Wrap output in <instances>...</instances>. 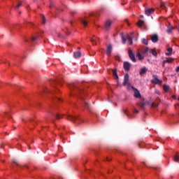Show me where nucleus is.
Segmentation results:
<instances>
[{
  "mask_svg": "<svg viewBox=\"0 0 179 179\" xmlns=\"http://www.w3.org/2000/svg\"><path fill=\"white\" fill-rule=\"evenodd\" d=\"M82 57V53L80 51H77L74 52V57L75 58H80Z\"/></svg>",
  "mask_w": 179,
  "mask_h": 179,
  "instance_id": "f3484780",
  "label": "nucleus"
},
{
  "mask_svg": "<svg viewBox=\"0 0 179 179\" xmlns=\"http://www.w3.org/2000/svg\"><path fill=\"white\" fill-rule=\"evenodd\" d=\"M113 75L114 79H115V80H118V74L117 73V69L113 70Z\"/></svg>",
  "mask_w": 179,
  "mask_h": 179,
  "instance_id": "dca6fc26",
  "label": "nucleus"
},
{
  "mask_svg": "<svg viewBox=\"0 0 179 179\" xmlns=\"http://www.w3.org/2000/svg\"><path fill=\"white\" fill-rule=\"evenodd\" d=\"M178 31H179V27H178Z\"/></svg>",
  "mask_w": 179,
  "mask_h": 179,
  "instance_id": "bf43d9fd",
  "label": "nucleus"
},
{
  "mask_svg": "<svg viewBox=\"0 0 179 179\" xmlns=\"http://www.w3.org/2000/svg\"><path fill=\"white\" fill-rule=\"evenodd\" d=\"M163 89L164 92H169L170 87L169 85H163Z\"/></svg>",
  "mask_w": 179,
  "mask_h": 179,
  "instance_id": "a878e982",
  "label": "nucleus"
},
{
  "mask_svg": "<svg viewBox=\"0 0 179 179\" xmlns=\"http://www.w3.org/2000/svg\"><path fill=\"white\" fill-rule=\"evenodd\" d=\"M176 72H179V66L176 69Z\"/></svg>",
  "mask_w": 179,
  "mask_h": 179,
  "instance_id": "ea45409f",
  "label": "nucleus"
},
{
  "mask_svg": "<svg viewBox=\"0 0 179 179\" xmlns=\"http://www.w3.org/2000/svg\"><path fill=\"white\" fill-rule=\"evenodd\" d=\"M134 34V32H131L129 34H127L126 36H124V33H120V37L122 38V44H125L127 43H127L129 45H132V38L131 37L132 35Z\"/></svg>",
  "mask_w": 179,
  "mask_h": 179,
  "instance_id": "f257e3e1",
  "label": "nucleus"
},
{
  "mask_svg": "<svg viewBox=\"0 0 179 179\" xmlns=\"http://www.w3.org/2000/svg\"><path fill=\"white\" fill-rule=\"evenodd\" d=\"M69 87L74 94H80L81 93H83V90L79 86L75 85L74 83H71L69 85Z\"/></svg>",
  "mask_w": 179,
  "mask_h": 179,
  "instance_id": "f03ea898",
  "label": "nucleus"
},
{
  "mask_svg": "<svg viewBox=\"0 0 179 179\" xmlns=\"http://www.w3.org/2000/svg\"><path fill=\"white\" fill-rule=\"evenodd\" d=\"M111 24H113V22L110 21V20H107L105 22V30H110V27H111Z\"/></svg>",
  "mask_w": 179,
  "mask_h": 179,
  "instance_id": "f8f14e48",
  "label": "nucleus"
},
{
  "mask_svg": "<svg viewBox=\"0 0 179 179\" xmlns=\"http://www.w3.org/2000/svg\"><path fill=\"white\" fill-rule=\"evenodd\" d=\"M164 64H164V61H163V64H162V66H164Z\"/></svg>",
  "mask_w": 179,
  "mask_h": 179,
  "instance_id": "09e8293b",
  "label": "nucleus"
},
{
  "mask_svg": "<svg viewBox=\"0 0 179 179\" xmlns=\"http://www.w3.org/2000/svg\"><path fill=\"white\" fill-rule=\"evenodd\" d=\"M152 78H154V79L151 80V83H154V85H162L163 83V81L162 80H159V77H157V75H153Z\"/></svg>",
  "mask_w": 179,
  "mask_h": 179,
  "instance_id": "39448f33",
  "label": "nucleus"
},
{
  "mask_svg": "<svg viewBox=\"0 0 179 179\" xmlns=\"http://www.w3.org/2000/svg\"><path fill=\"white\" fill-rule=\"evenodd\" d=\"M55 100H57V101H61V99L59 98H56Z\"/></svg>",
  "mask_w": 179,
  "mask_h": 179,
  "instance_id": "37998d69",
  "label": "nucleus"
},
{
  "mask_svg": "<svg viewBox=\"0 0 179 179\" xmlns=\"http://www.w3.org/2000/svg\"><path fill=\"white\" fill-rule=\"evenodd\" d=\"M155 13V9L153 8H146L145 10V15H147V16H150V15H152V13Z\"/></svg>",
  "mask_w": 179,
  "mask_h": 179,
  "instance_id": "9b49d317",
  "label": "nucleus"
},
{
  "mask_svg": "<svg viewBox=\"0 0 179 179\" xmlns=\"http://www.w3.org/2000/svg\"><path fill=\"white\" fill-rule=\"evenodd\" d=\"M159 106V103H155V102H153L152 103V107H158Z\"/></svg>",
  "mask_w": 179,
  "mask_h": 179,
  "instance_id": "72a5a7b5",
  "label": "nucleus"
},
{
  "mask_svg": "<svg viewBox=\"0 0 179 179\" xmlns=\"http://www.w3.org/2000/svg\"><path fill=\"white\" fill-rule=\"evenodd\" d=\"M123 68H124V71H127L128 72L129 71V69H131V63H129L128 62H124L123 63Z\"/></svg>",
  "mask_w": 179,
  "mask_h": 179,
  "instance_id": "9d476101",
  "label": "nucleus"
},
{
  "mask_svg": "<svg viewBox=\"0 0 179 179\" xmlns=\"http://www.w3.org/2000/svg\"><path fill=\"white\" fill-rule=\"evenodd\" d=\"M148 71V69H145V67L141 69L140 71V75H143L144 73H146V71Z\"/></svg>",
  "mask_w": 179,
  "mask_h": 179,
  "instance_id": "b1692460",
  "label": "nucleus"
},
{
  "mask_svg": "<svg viewBox=\"0 0 179 179\" xmlns=\"http://www.w3.org/2000/svg\"><path fill=\"white\" fill-rule=\"evenodd\" d=\"M147 104H149V102H145L143 101H140L137 103V106H139V107H141V110H145V107H146Z\"/></svg>",
  "mask_w": 179,
  "mask_h": 179,
  "instance_id": "1a4fd4ad",
  "label": "nucleus"
},
{
  "mask_svg": "<svg viewBox=\"0 0 179 179\" xmlns=\"http://www.w3.org/2000/svg\"><path fill=\"white\" fill-rule=\"evenodd\" d=\"M131 88L134 91V96L135 99H142V95L138 89L135 88L134 86H131Z\"/></svg>",
  "mask_w": 179,
  "mask_h": 179,
  "instance_id": "20e7f679",
  "label": "nucleus"
},
{
  "mask_svg": "<svg viewBox=\"0 0 179 179\" xmlns=\"http://www.w3.org/2000/svg\"><path fill=\"white\" fill-rule=\"evenodd\" d=\"M58 37H61V34H59V35H58Z\"/></svg>",
  "mask_w": 179,
  "mask_h": 179,
  "instance_id": "8fccbe9b",
  "label": "nucleus"
},
{
  "mask_svg": "<svg viewBox=\"0 0 179 179\" xmlns=\"http://www.w3.org/2000/svg\"><path fill=\"white\" fill-rule=\"evenodd\" d=\"M6 115H7V117H8L9 118H10V116L9 115V113H6Z\"/></svg>",
  "mask_w": 179,
  "mask_h": 179,
  "instance_id": "c03bdc74",
  "label": "nucleus"
},
{
  "mask_svg": "<svg viewBox=\"0 0 179 179\" xmlns=\"http://www.w3.org/2000/svg\"><path fill=\"white\" fill-rule=\"evenodd\" d=\"M13 163H15V164H16L17 166H20V164H19L17 162H16V159H13Z\"/></svg>",
  "mask_w": 179,
  "mask_h": 179,
  "instance_id": "e433bc0d",
  "label": "nucleus"
},
{
  "mask_svg": "<svg viewBox=\"0 0 179 179\" xmlns=\"http://www.w3.org/2000/svg\"><path fill=\"white\" fill-rule=\"evenodd\" d=\"M139 148H141V145L138 144Z\"/></svg>",
  "mask_w": 179,
  "mask_h": 179,
  "instance_id": "864d4df0",
  "label": "nucleus"
},
{
  "mask_svg": "<svg viewBox=\"0 0 179 179\" xmlns=\"http://www.w3.org/2000/svg\"><path fill=\"white\" fill-rule=\"evenodd\" d=\"M149 48H145L143 51H142V53L144 55H148V52H149Z\"/></svg>",
  "mask_w": 179,
  "mask_h": 179,
  "instance_id": "4be33fe9",
  "label": "nucleus"
},
{
  "mask_svg": "<svg viewBox=\"0 0 179 179\" xmlns=\"http://www.w3.org/2000/svg\"><path fill=\"white\" fill-rule=\"evenodd\" d=\"M156 93H157V94H160V92L159 91H157Z\"/></svg>",
  "mask_w": 179,
  "mask_h": 179,
  "instance_id": "a18cd8bd",
  "label": "nucleus"
},
{
  "mask_svg": "<svg viewBox=\"0 0 179 179\" xmlns=\"http://www.w3.org/2000/svg\"><path fill=\"white\" fill-rule=\"evenodd\" d=\"M148 52H150V54H152V55H154V57H157V52L153 49H150Z\"/></svg>",
  "mask_w": 179,
  "mask_h": 179,
  "instance_id": "a211bd4d",
  "label": "nucleus"
},
{
  "mask_svg": "<svg viewBox=\"0 0 179 179\" xmlns=\"http://www.w3.org/2000/svg\"><path fill=\"white\" fill-rule=\"evenodd\" d=\"M167 51H168V52L166 53V55L170 56V55H171V54H173V48H169L167 49Z\"/></svg>",
  "mask_w": 179,
  "mask_h": 179,
  "instance_id": "412c9836",
  "label": "nucleus"
},
{
  "mask_svg": "<svg viewBox=\"0 0 179 179\" xmlns=\"http://www.w3.org/2000/svg\"><path fill=\"white\" fill-rule=\"evenodd\" d=\"M29 121L31 122V123L34 125V123H33V119H29Z\"/></svg>",
  "mask_w": 179,
  "mask_h": 179,
  "instance_id": "a19ab883",
  "label": "nucleus"
},
{
  "mask_svg": "<svg viewBox=\"0 0 179 179\" xmlns=\"http://www.w3.org/2000/svg\"><path fill=\"white\" fill-rule=\"evenodd\" d=\"M172 62H174V59L171 58L167 60H164V64H172Z\"/></svg>",
  "mask_w": 179,
  "mask_h": 179,
  "instance_id": "aec40b11",
  "label": "nucleus"
},
{
  "mask_svg": "<svg viewBox=\"0 0 179 179\" xmlns=\"http://www.w3.org/2000/svg\"><path fill=\"white\" fill-rule=\"evenodd\" d=\"M80 98L84 101L83 107L86 108L87 111H92V106H90V104L87 101H86V100L83 99V97H82V96H80Z\"/></svg>",
  "mask_w": 179,
  "mask_h": 179,
  "instance_id": "423d86ee",
  "label": "nucleus"
},
{
  "mask_svg": "<svg viewBox=\"0 0 179 179\" xmlns=\"http://www.w3.org/2000/svg\"><path fill=\"white\" fill-rule=\"evenodd\" d=\"M52 6H54V5L53 4H50V8H52Z\"/></svg>",
  "mask_w": 179,
  "mask_h": 179,
  "instance_id": "49530a36",
  "label": "nucleus"
},
{
  "mask_svg": "<svg viewBox=\"0 0 179 179\" xmlns=\"http://www.w3.org/2000/svg\"><path fill=\"white\" fill-rule=\"evenodd\" d=\"M67 120H69V121H72V122L75 123V121H76V120H78V121H80V119H79V117L78 116H72L71 115H69L66 116Z\"/></svg>",
  "mask_w": 179,
  "mask_h": 179,
  "instance_id": "0eeeda50",
  "label": "nucleus"
},
{
  "mask_svg": "<svg viewBox=\"0 0 179 179\" xmlns=\"http://www.w3.org/2000/svg\"><path fill=\"white\" fill-rule=\"evenodd\" d=\"M106 160H107V162H110V161H111V159H110L109 157H107V158H106Z\"/></svg>",
  "mask_w": 179,
  "mask_h": 179,
  "instance_id": "79ce46f5",
  "label": "nucleus"
},
{
  "mask_svg": "<svg viewBox=\"0 0 179 179\" xmlns=\"http://www.w3.org/2000/svg\"><path fill=\"white\" fill-rule=\"evenodd\" d=\"M137 57L138 58V59H143V57L142 56V55L140 52L137 53Z\"/></svg>",
  "mask_w": 179,
  "mask_h": 179,
  "instance_id": "7c9ffc66",
  "label": "nucleus"
},
{
  "mask_svg": "<svg viewBox=\"0 0 179 179\" xmlns=\"http://www.w3.org/2000/svg\"><path fill=\"white\" fill-rule=\"evenodd\" d=\"M143 23H144V22L143 20H139L137 24H138V27H142V26H143Z\"/></svg>",
  "mask_w": 179,
  "mask_h": 179,
  "instance_id": "bb28decb",
  "label": "nucleus"
},
{
  "mask_svg": "<svg viewBox=\"0 0 179 179\" xmlns=\"http://www.w3.org/2000/svg\"><path fill=\"white\" fill-rule=\"evenodd\" d=\"M171 31H173V27H171V25L169 24V26L167 27L166 33L170 34H171Z\"/></svg>",
  "mask_w": 179,
  "mask_h": 179,
  "instance_id": "6ab92c4d",
  "label": "nucleus"
},
{
  "mask_svg": "<svg viewBox=\"0 0 179 179\" xmlns=\"http://www.w3.org/2000/svg\"><path fill=\"white\" fill-rule=\"evenodd\" d=\"M81 23H83V26H85V27H86L87 26V22L85 20H82Z\"/></svg>",
  "mask_w": 179,
  "mask_h": 179,
  "instance_id": "c85d7f7f",
  "label": "nucleus"
},
{
  "mask_svg": "<svg viewBox=\"0 0 179 179\" xmlns=\"http://www.w3.org/2000/svg\"><path fill=\"white\" fill-rule=\"evenodd\" d=\"M173 160L176 163L179 162V156L178 154H176V155L173 156Z\"/></svg>",
  "mask_w": 179,
  "mask_h": 179,
  "instance_id": "393cba45",
  "label": "nucleus"
},
{
  "mask_svg": "<svg viewBox=\"0 0 179 179\" xmlns=\"http://www.w3.org/2000/svg\"><path fill=\"white\" fill-rule=\"evenodd\" d=\"M178 107H179V103H178Z\"/></svg>",
  "mask_w": 179,
  "mask_h": 179,
  "instance_id": "13d9d810",
  "label": "nucleus"
},
{
  "mask_svg": "<svg viewBox=\"0 0 179 179\" xmlns=\"http://www.w3.org/2000/svg\"><path fill=\"white\" fill-rule=\"evenodd\" d=\"M90 41L91 43H92L93 45H96V44H97V43L96 42V40L93 39V38H90Z\"/></svg>",
  "mask_w": 179,
  "mask_h": 179,
  "instance_id": "c756f323",
  "label": "nucleus"
},
{
  "mask_svg": "<svg viewBox=\"0 0 179 179\" xmlns=\"http://www.w3.org/2000/svg\"><path fill=\"white\" fill-rule=\"evenodd\" d=\"M141 17H143V15H141Z\"/></svg>",
  "mask_w": 179,
  "mask_h": 179,
  "instance_id": "603ef678",
  "label": "nucleus"
},
{
  "mask_svg": "<svg viewBox=\"0 0 179 179\" xmlns=\"http://www.w3.org/2000/svg\"><path fill=\"white\" fill-rule=\"evenodd\" d=\"M136 2H141V0H135Z\"/></svg>",
  "mask_w": 179,
  "mask_h": 179,
  "instance_id": "de8ad7c7",
  "label": "nucleus"
},
{
  "mask_svg": "<svg viewBox=\"0 0 179 179\" xmlns=\"http://www.w3.org/2000/svg\"><path fill=\"white\" fill-rule=\"evenodd\" d=\"M123 86H127L128 89L132 87L131 86V83H129V75H128V73H126L124 75L123 80Z\"/></svg>",
  "mask_w": 179,
  "mask_h": 179,
  "instance_id": "7ed1b4c3",
  "label": "nucleus"
},
{
  "mask_svg": "<svg viewBox=\"0 0 179 179\" xmlns=\"http://www.w3.org/2000/svg\"><path fill=\"white\" fill-rule=\"evenodd\" d=\"M134 113H136L138 114V113H139V110H136V108H134Z\"/></svg>",
  "mask_w": 179,
  "mask_h": 179,
  "instance_id": "58836bf2",
  "label": "nucleus"
},
{
  "mask_svg": "<svg viewBox=\"0 0 179 179\" xmlns=\"http://www.w3.org/2000/svg\"><path fill=\"white\" fill-rule=\"evenodd\" d=\"M106 52L108 57L111 55V52H113V46L111 45H108Z\"/></svg>",
  "mask_w": 179,
  "mask_h": 179,
  "instance_id": "ddd939ff",
  "label": "nucleus"
},
{
  "mask_svg": "<svg viewBox=\"0 0 179 179\" xmlns=\"http://www.w3.org/2000/svg\"><path fill=\"white\" fill-rule=\"evenodd\" d=\"M22 4H23L22 2L19 3L15 7V9H19V8H20Z\"/></svg>",
  "mask_w": 179,
  "mask_h": 179,
  "instance_id": "2f4dec72",
  "label": "nucleus"
},
{
  "mask_svg": "<svg viewBox=\"0 0 179 179\" xmlns=\"http://www.w3.org/2000/svg\"><path fill=\"white\" fill-rule=\"evenodd\" d=\"M29 149H31V148L29 147Z\"/></svg>",
  "mask_w": 179,
  "mask_h": 179,
  "instance_id": "6e6d98bb",
  "label": "nucleus"
},
{
  "mask_svg": "<svg viewBox=\"0 0 179 179\" xmlns=\"http://www.w3.org/2000/svg\"><path fill=\"white\" fill-rule=\"evenodd\" d=\"M38 37H42L41 34H38L36 36H32L31 41H36L38 38Z\"/></svg>",
  "mask_w": 179,
  "mask_h": 179,
  "instance_id": "5701e85b",
  "label": "nucleus"
},
{
  "mask_svg": "<svg viewBox=\"0 0 179 179\" xmlns=\"http://www.w3.org/2000/svg\"><path fill=\"white\" fill-rule=\"evenodd\" d=\"M43 92H45V90H44Z\"/></svg>",
  "mask_w": 179,
  "mask_h": 179,
  "instance_id": "4d7b16f0",
  "label": "nucleus"
},
{
  "mask_svg": "<svg viewBox=\"0 0 179 179\" xmlns=\"http://www.w3.org/2000/svg\"><path fill=\"white\" fill-rule=\"evenodd\" d=\"M173 99H176V96H173Z\"/></svg>",
  "mask_w": 179,
  "mask_h": 179,
  "instance_id": "3c124183",
  "label": "nucleus"
},
{
  "mask_svg": "<svg viewBox=\"0 0 179 179\" xmlns=\"http://www.w3.org/2000/svg\"><path fill=\"white\" fill-rule=\"evenodd\" d=\"M151 41H152V43H157V41H159V36H157V34L152 35Z\"/></svg>",
  "mask_w": 179,
  "mask_h": 179,
  "instance_id": "4468645a",
  "label": "nucleus"
},
{
  "mask_svg": "<svg viewBox=\"0 0 179 179\" xmlns=\"http://www.w3.org/2000/svg\"><path fill=\"white\" fill-rule=\"evenodd\" d=\"M178 101H179V96H178Z\"/></svg>",
  "mask_w": 179,
  "mask_h": 179,
  "instance_id": "5fc2aeb1",
  "label": "nucleus"
},
{
  "mask_svg": "<svg viewBox=\"0 0 179 179\" xmlns=\"http://www.w3.org/2000/svg\"><path fill=\"white\" fill-rule=\"evenodd\" d=\"M142 43L143 44H145V45H148V44H149V43L148 42V40L145 38L142 39Z\"/></svg>",
  "mask_w": 179,
  "mask_h": 179,
  "instance_id": "cd10ccee",
  "label": "nucleus"
},
{
  "mask_svg": "<svg viewBox=\"0 0 179 179\" xmlns=\"http://www.w3.org/2000/svg\"><path fill=\"white\" fill-rule=\"evenodd\" d=\"M124 114H126V115L128 117V118H132V116L128 115V113H127V110H124Z\"/></svg>",
  "mask_w": 179,
  "mask_h": 179,
  "instance_id": "c9c22d12",
  "label": "nucleus"
},
{
  "mask_svg": "<svg viewBox=\"0 0 179 179\" xmlns=\"http://www.w3.org/2000/svg\"><path fill=\"white\" fill-rule=\"evenodd\" d=\"M62 83V81H61L59 80H52L50 82V85L52 86H55V85H61Z\"/></svg>",
  "mask_w": 179,
  "mask_h": 179,
  "instance_id": "2eb2a0df",
  "label": "nucleus"
},
{
  "mask_svg": "<svg viewBox=\"0 0 179 179\" xmlns=\"http://www.w3.org/2000/svg\"><path fill=\"white\" fill-rule=\"evenodd\" d=\"M128 52H129V57L130 59L133 62H136V59L135 58V55L134 54L132 50L131 49H129Z\"/></svg>",
  "mask_w": 179,
  "mask_h": 179,
  "instance_id": "6e6552de",
  "label": "nucleus"
},
{
  "mask_svg": "<svg viewBox=\"0 0 179 179\" xmlns=\"http://www.w3.org/2000/svg\"><path fill=\"white\" fill-rule=\"evenodd\" d=\"M56 119L57 120H61V117H59V115H56Z\"/></svg>",
  "mask_w": 179,
  "mask_h": 179,
  "instance_id": "4c0bfd02",
  "label": "nucleus"
},
{
  "mask_svg": "<svg viewBox=\"0 0 179 179\" xmlns=\"http://www.w3.org/2000/svg\"><path fill=\"white\" fill-rule=\"evenodd\" d=\"M161 8H162V9H164V8H166V3H161Z\"/></svg>",
  "mask_w": 179,
  "mask_h": 179,
  "instance_id": "f704fd0d",
  "label": "nucleus"
},
{
  "mask_svg": "<svg viewBox=\"0 0 179 179\" xmlns=\"http://www.w3.org/2000/svg\"><path fill=\"white\" fill-rule=\"evenodd\" d=\"M42 23L43 24H45V17L44 15L42 16Z\"/></svg>",
  "mask_w": 179,
  "mask_h": 179,
  "instance_id": "473e14b6",
  "label": "nucleus"
}]
</instances>
